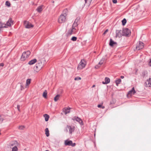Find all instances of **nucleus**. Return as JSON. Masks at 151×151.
I'll return each instance as SVG.
<instances>
[{
  "mask_svg": "<svg viewBox=\"0 0 151 151\" xmlns=\"http://www.w3.org/2000/svg\"><path fill=\"white\" fill-rule=\"evenodd\" d=\"M68 13V10L67 9L64 10L63 13L58 18V22L59 23L61 24L65 22Z\"/></svg>",
  "mask_w": 151,
  "mask_h": 151,
  "instance_id": "obj_1",
  "label": "nucleus"
},
{
  "mask_svg": "<svg viewBox=\"0 0 151 151\" xmlns=\"http://www.w3.org/2000/svg\"><path fill=\"white\" fill-rule=\"evenodd\" d=\"M44 66L43 64L41 63L38 62L34 67V71L37 72L39 71Z\"/></svg>",
  "mask_w": 151,
  "mask_h": 151,
  "instance_id": "obj_2",
  "label": "nucleus"
},
{
  "mask_svg": "<svg viewBox=\"0 0 151 151\" xmlns=\"http://www.w3.org/2000/svg\"><path fill=\"white\" fill-rule=\"evenodd\" d=\"M30 54V52L29 51H27L24 52L22 54L21 57L22 60H24L28 58Z\"/></svg>",
  "mask_w": 151,
  "mask_h": 151,
  "instance_id": "obj_3",
  "label": "nucleus"
},
{
  "mask_svg": "<svg viewBox=\"0 0 151 151\" xmlns=\"http://www.w3.org/2000/svg\"><path fill=\"white\" fill-rule=\"evenodd\" d=\"M86 64V62L84 60H81L78 66V69H82L85 67Z\"/></svg>",
  "mask_w": 151,
  "mask_h": 151,
  "instance_id": "obj_4",
  "label": "nucleus"
},
{
  "mask_svg": "<svg viewBox=\"0 0 151 151\" xmlns=\"http://www.w3.org/2000/svg\"><path fill=\"white\" fill-rule=\"evenodd\" d=\"M78 21V20L77 19L75 20L72 27V29L71 31H69L68 32L69 35H71L73 33V32H74L75 30H76V28H75V27H76L78 25V24L77 23Z\"/></svg>",
  "mask_w": 151,
  "mask_h": 151,
  "instance_id": "obj_5",
  "label": "nucleus"
},
{
  "mask_svg": "<svg viewBox=\"0 0 151 151\" xmlns=\"http://www.w3.org/2000/svg\"><path fill=\"white\" fill-rule=\"evenodd\" d=\"M123 36L126 37H129L131 35V31L128 28H125L123 30Z\"/></svg>",
  "mask_w": 151,
  "mask_h": 151,
  "instance_id": "obj_6",
  "label": "nucleus"
},
{
  "mask_svg": "<svg viewBox=\"0 0 151 151\" xmlns=\"http://www.w3.org/2000/svg\"><path fill=\"white\" fill-rule=\"evenodd\" d=\"M19 144L16 141H13L11 142L9 144V147L10 148L15 147H18Z\"/></svg>",
  "mask_w": 151,
  "mask_h": 151,
  "instance_id": "obj_7",
  "label": "nucleus"
},
{
  "mask_svg": "<svg viewBox=\"0 0 151 151\" xmlns=\"http://www.w3.org/2000/svg\"><path fill=\"white\" fill-rule=\"evenodd\" d=\"M144 46L143 43L140 41H139L137 43L136 48L138 50L143 48Z\"/></svg>",
  "mask_w": 151,
  "mask_h": 151,
  "instance_id": "obj_8",
  "label": "nucleus"
},
{
  "mask_svg": "<svg viewBox=\"0 0 151 151\" xmlns=\"http://www.w3.org/2000/svg\"><path fill=\"white\" fill-rule=\"evenodd\" d=\"M24 23L25 27L27 28H29L31 27H33L34 26L33 25L27 21H24Z\"/></svg>",
  "mask_w": 151,
  "mask_h": 151,
  "instance_id": "obj_9",
  "label": "nucleus"
},
{
  "mask_svg": "<svg viewBox=\"0 0 151 151\" xmlns=\"http://www.w3.org/2000/svg\"><path fill=\"white\" fill-rule=\"evenodd\" d=\"M65 145L71 146L73 147L74 146L76 145L75 143H73L72 141L68 140L65 141Z\"/></svg>",
  "mask_w": 151,
  "mask_h": 151,
  "instance_id": "obj_10",
  "label": "nucleus"
},
{
  "mask_svg": "<svg viewBox=\"0 0 151 151\" xmlns=\"http://www.w3.org/2000/svg\"><path fill=\"white\" fill-rule=\"evenodd\" d=\"M116 37L120 38L123 36V31L121 30H117L116 31Z\"/></svg>",
  "mask_w": 151,
  "mask_h": 151,
  "instance_id": "obj_11",
  "label": "nucleus"
},
{
  "mask_svg": "<svg viewBox=\"0 0 151 151\" xmlns=\"http://www.w3.org/2000/svg\"><path fill=\"white\" fill-rule=\"evenodd\" d=\"M73 119L78 122L81 125H82L83 124V121L81 119L78 117L76 116L74 117L73 118Z\"/></svg>",
  "mask_w": 151,
  "mask_h": 151,
  "instance_id": "obj_12",
  "label": "nucleus"
},
{
  "mask_svg": "<svg viewBox=\"0 0 151 151\" xmlns=\"http://www.w3.org/2000/svg\"><path fill=\"white\" fill-rule=\"evenodd\" d=\"M66 129L69 130L70 134H71L74 130V127H71L70 126H67Z\"/></svg>",
  "mask_w": 151,
  "mask_h": 151,
  "instance_id": "obj_13",
  "label": "nucleus"
},
{
  "mask_svg": "<svg viewBox=\"0 0 151 151\" xmlns=\"http://www.w3.org/2000/svg\"><path fill=\"white\" fill-rule=\"evenodd\" d=\"M109 45L111 47H113L117 45V43L114 41L111 38L110 40Z\"/></svg>",
  "mask_w": 151,
  "mask_h": 151,
  "instance_id": "obj_14",
  "label": "nucleus"
},
{
  "mask_svg": "<svg viewBox=\"0 0 151 151\" xmlns=\"http://www.w3.org/2000/svg\"><path fill=\"white\" fill-rule=\"evenodd\" d=\"M136 92L134 90V87H133L131 90L129 91L127 95V96L128 97V96H131L132 95H134L135 93Z\"/></svg>",
  "mask_w": 151,
  "mask_h": 151,
  "instance_id": "obj_15",
  "label": "nucleus"
},
{
  "mask_svg": "<svg viewBox=\"0 0 151 151\" xmlns=\"http://www.w3.org/2000/svg\"><path fill=\"white\" fill-rule=\"evenodd\" d=\"M13 24V21H12L11 18H9V20L6 23V25L8 26H11Z\"/></svg>",
  "mask_w": 151,
  "mask_h": 151,
  "instance_id": "obj_16",
  "label": "nucleus"
},
{
  "mask_svg": "<svg viewBox=\"0 0 151 151\" xmlns=\"http://www.w3.org/2000/svg\"><path fill=\"white\" fill-rule=\"evenodd\" d=\"M39 63H42L43 64V65H44L45 62V60L44 58H42L40 56L39 57V60L38 61Z\"/></svg>",
  "mask_w": 151,
  "mask_h": 151,
  "instance_id": "obj_17",
  "label": "nucleus"
},
{
  "mask_svg": "<svg viewBox=\"0 0 151 151\" xmlns=\"http://www.w3.org/2000/svg\"><path fill=\"white\" fill-rule=\"evenodd\" d=\"M104 59L102 58L100 61V62L99 63V64L98 65H96L95 66V68L96 69L98 68L103 63L104 61Z\"/></svg>",
  "mask_w": 151,
  "mask_h": 151,
  "instance_id": "obj_18",
  "label": "nucleus"
},
{
  "mask_svg": "<svg viewBox=\"0 0 151 151\" xmlns=\"http://www.w3.org/2000/svg\"><path fill=\"white\" fill-rule=\"evenodd\" d=\"M70 108L68 107L66 108H65L63 109V111L65 113V114H66L69 113L70 112Z\"/></svg>",
  "mask_w": 151,
  "mask_h": 151,
  "instance_id": "obj_19",
  "label": "nucleus"
},
{
  "mask_svg": "<svg viewBox=\"0 0 151 151\" xmlns=\"http://www.w3.org/2000/svg\"><path fill=\"white\" fill-rule=\"evenodd\" d=\"M37 61V60L36 59H34L30 61L28 63V64L30 65H32L35 64Z\"/></svg>",
  "mask_w": 151,
  "mask_h": 151,
  "instance_id": "obj_20",
  "label": "nucleus"
},
{
  "mask_svg": "<svg viewBox=\"0 0 151 151\" xmlns=\"http://www.w3.org/2000/svg\"><path fill=\"white\" fill-rule=\"evenodd\" d=\"M105 82L103 81L102 83L104 84H107L110 82V79L109 78L106 77L105 79Z\"/></svg>",
  "mask_w": 151,
  "mask_h": 151,
  "instance_id": "obj_21",
  "label": "nucleus"
},
{
  "mask_svg": "<svg viewBox=\"0 0 151 151\" xmlns=\"http://www.w3.org/2000/svg\"><path fill=\"white\" fill-rule=\"evenodd\" d=\"M43 6L42 5H40L36 9L38 12H41L42 11L43 9L42 8Z\"/></svg>",
  "mask_w": 151,
  "mask_h": 151,
  "instance_id": "obj_22",
  "label": "nucleus"
},
{
  "mask_svg": "<svg viewBox=\"0 0 151 151\" xmlns=\"http://www.w3.org/2000/svg\"><path fill=\"white\" fill-rule=\"evenodd\" d=\"M31 79H28L27 80L26 82V84L25 85V88H27L29 85L31 83Z\"/></svg>",
  "mask_w": 151,
  "mask_h": 151,
  "instance_id": "obj_23",
  "label": "nucleus"
},
{
  "mask_svg": "<svg viewBox=\"0 0 151 151\" xmlns=\"http://www.w3.org/2000/svg\"><path fill=\"white\" fill-rule=\"evenodd\" d=\"M92 0H84L87 6H89L91 4V2Z\"/></svg>",
  "mask_w": 151,
  "mask_h": 151,
  "instance_id": "obj_24",
  "label": "nucleus"
},
{
  "mask_svg": "<svg viewBox=\"0 0 151 151\" xmlns=\"http://www.w3.org/2000/svg\"><path fill=\"white\" fill-rule=\"evenodd\" d=\"M45 134L47 137H48L50 135L49 131L48 128H46L45 130Z\"/></svg>",
  "mask_w": 151,
  "mask_h": 151,
  "instance_id": "obj_25",
  "label": "nucleus"
},
{
  "mask_svg": "<svg viewBox=\"0 0 151 151\" xmlns=\"http://www.w3.org/2000/svg\"><path fill=\"white\" fill-rule=\"evenodd\" d=\"M44 117L45 118V121L47 122L49 118V116L47 114H45L44 115Z\"/></svg>",
  "mask_w": 151,
  "mask_h": 151,
  "instance_id": "obj_26",
  "label": "nucleus"
},
{
  "mask_svg": "<svg viewBox=\"0 0 151 151\" xmlns=\"http://www.w3.org/2000/svg\"><path fill=\"white\" fill-rule=\"evenodd\" d=\"M60 95L59 94L57 95L54 98V100L55 101H57L59 99Z\"/></svg>",
  "mask_w": 151,
  "mask_h": 151,
  "instance_id": "obj_27",
  "label": "nucleus"
},
{
  "mask_svg": "<svg viewBox=\"0 0 151 151\" xmlns=\"http://www.w3.org/2000/svg\"><path fill=\"white\" fill-rule=\"evenodd\" d=\"M6 24H3L0 21V28L1 29L3 27H6Z\"/></svg>",
  "mask_w": 151,
  "mask_h": 151,
  "instance_id": "obj_28",
  "label": "nucleus"
},
{
  "mask_svg": "<svg viewBox=\"0 0 151 151\" xmlns=\"http://www.w3.org/2000/svg\"><path fill=\"white\" fill-rule=\"evenodd\" d=\"M43 97H44V98H47V92L46 91H45L43 93Z\"/></svg>",
  "mask_w": 151,
  "mask_h": 151,
  "instance_id": "obj_29",
  "label": "nucleus"
},
{
  "mask_svg": "<svg viewBox=\"0 0 151 151\" xmlns=\"http://www.w3.org/2000/svg\"><path fill=\"white\" fill-rule=\"evenodd\" d=\"M122 24L123 25H124L126 23L127 20L125 19H124L122 20Z\"/></svg>",
  "mask_w": 151,
  "mask_h": 151,
  "instance_id": "obj_30",
  "label": "nucleus"
},
{
  "mask_svg": "<svg viewBox=\"0 0 151 151\" xmlns=\"http://www.w3.org/2000/svg\"><path fill=\"white\" fill-rule=\"evenodd\" d=\"M121 80L120 79H119L115 81L116 85L118 86V84L121 82Z\"/></svg>",
  "mask_w": 151,
  "mask_h": 151,
  "instance_id": "obj_31",
  "label": "nucleus"
},
{
  "mask_svg": "<svg viewBox=\"0 0 151 151\" xmlns=\"http://www.w3.org/2000/svg\"><path fill=\"white\" fill-rule=\"evenodd\" d=\"M12 149V151H18V148L17 147H14L11 148Z\"/></svg>",
  "mask_w": 151,
  "mask_h": 151,
  "instance_id": "obj_32",
  "label": "nucleus"
},
{
  "mask_svg": "<svg viewBox=\"0 0 151 151\" xmlns=\"http://www.w3.org/2000/svg\"><path fill=\"white\" fill-rule=\"evenodd\" d=\"M5 5L8 6V7H9L10 6V4L9 2V1H6V3H5Z\"/></svg>",
  "mask_w": 151,
  "mask_h": 151,
  "instance_id": "obj_33",
  "label": "nucleus"
},
{
  "mask_svg": "<svg viewBox=\"0 0 151 151\" xmlns=\"http://www.w3.org/2000/svg\"><path fill=\"white\" fill-rule=\"evenodd\" d=\"M97 106L99 108H101L103 109H104L105 108V107L104 106H102L100 104H99Z\"/></svg>",
  "mask_w": 151,
  "mask_h": 151,
  "instance_id": "obj_34",
  "label": "nucleus"
},
{
  "mask_svg": "<svg viewBox=\"0 0 151 151\" xmlns=\"http://www.w3.org/2000/svg\"><path fill=\"white\" fill-rule=\"evenodd\" d=\"M24 128V127L23 126H20L19 127V129L21 130H23Z\"/></svg>",
  "mask_w": 151,
  "mask_h": 151,
  "instance_id": "obj_35",
  "label": "nucleus"
},
{
  "mask_svg": "<svg viewBox=\"0 0 151 151\" xmlns=\"http://www.w3.org/2000/svg\"><path fill=\"white\" fill-rule=\"evenodd\" d=\"M81 78L80 77H76L74 79L76 81H78L81 80Z\"/></svg>",
  "mask_w": 151,
  "mask_h": 151,
  "instance_id": "obj_36",
  "label": "nucleus"
},
{
  "mask_svg": "<svg viewBox=\"0 0 151 151\" xmlns=\"http://www.w3.org/2000/svg\"><path fill=\"white\" fill-rule=\"evenodd\" d=\"M109 30L108 29H106L105 31L103 33V35H105L108 32Z\"/></svg>",
  "mask_w": 151,
  "mask_h": 151,
  "instance_id": "obj_37",
  "label": "nucleus"
},
{
  "mask_svg": "<svg viewBox=\"0 0 151 151\" xmlns=\"http://www.w3.org/2000/svg\"><path fill=\"white\" fill-rule=\"evenodd\" d=\"M3 120V119L2 118L1 116L0 115V122H2Z\"/></svg>",
  "mask_w": 151,
  "mask_h": 151,
  "instance_id": "obj_38",
  "label": "nucleus"
},
{
  "mask_svg": "<svg viewBox=\"0 0 151 151\" xmlns=\"http://www.w3.org/2000/svg\"><path fill=\"white\" fill-rule=\"evenodd\" d=\"M20 106L19 105H17V109L19 111H20Z\"/></svg>",
  "mask_w": 151,
  "mask_h": 151,
  "instance_id": "obj_39",
  "label": "nucleus"
},
{
  "mask_svg": "<svg viewBox=\"0 0 151 151\" xmlns=\"http://www.w3.org/2000/svg\"><path fill=\"white\" fill-rule=\"evenodd\" d=\"M117 0H113V2L114 3L116 4L117 3Z\"/></svg>",
  "mask_w": 151,
  "mask_h": 151,
  "instance_id": "obj_40",
  "label": "nucleus"
},
{
  "mask_svg": "<svg viewBox=\"0 0 151 151\" xmlns=\"http://www.w3.org/2000/svg\"><path fill=\"white\" fill-rule=\"evenodd\" d=\"M71 40L73 41H76L77 40V38H71Z\"/></svg>",
  "mask_w": 151,
  "mask_h": 151,
  "instance_id": "obj_41",
  "label": "nucleus"
},
{
  "mask_svg": "<svg viewBox=\"0 0 151 151\" xmlns=\"http://www.w3.org/2000/svg\"><path fill=\"white\" fill-rule=\"evenodd\" d=\"M149 65L150 66H151V59H150V61L149 63Z\"/></svg>",
  "mask_w": 151,
  "mask_h": 151,
  "instance_id": "obj_42",
  "label": "nucleus"
},
{
  "mask_svg": "<svg viewBox=\"0 0 151 151\" xmlns=\"http://www.w3.org/2000/svg\"><path fill=\"white\" fill-rule=\"evenodd\" d=\"M4 65V64L3 63H1L0 64V66H3Z\"/></svg>",
  "mask_w": 151,
  "mask_h": 151,
  "instance_id": "obj_43",
  "label": "nucleus"
},
{
  "mask_svg": "<svg viewBox=\"0 0 151 151\" xmlns=\"http://www.w3.org/2000/svg\"><path fill=\"white\" fill-rule=\"evenodd\" d=\"M121 78L123 79V78H124V76H121Z\"/></svg>",
  "mask_w": 151,
  "mask_h": 151,
  "instance_id": "obj_44",
  "label": "nucleus"
},
{
  "mask_svg": "<svg viewBox=\"0 0 151 151\" xmlns=\"http://www.w3.org/2000/svg\"><path fill=\"white\" fill-rule=\"evenodd\" d=\"M95 86V85H93L92 86V88L94 87Z\"/></svg>",
  "mask_w": 151,
  "mask_h": 151,
  "instance_id": "obj_45",
  "label": "nucleus"
},
{
  "mask_svg": "<svg viewBox=\"0 0 151 151\" xmlns=\"http://www.w3.org/2000/svg\"><path fill=\"white\" fill-rule=\"evenodd\" d=\"M72 38H77V37H75L73 36V37H72Z\"/></svg>",
  "mask_w": 151,
  "mask_h": 151,
  "instance_id": "obj_46",
  "label": "nucleus"
},
{
  "mask_svg": "<svg viewBox=\"0 0 151 151\" xmlns=\"http://www.w3.org/2000/svg\"><path fill=\"white\" fill-rule=\"evenodd\" d=\"M1 28H0V32H1Z\"/></svg>",
  "mask_w": 151,
  "mask_h": 151,
  "instance_id": "obj_47",
  "label": "nucleus"
},
{
  "mask_svg": "<svg viewBox=\"0 0 151 151\" xmlns=\"http://www.w3.org/2000/svg\"><path fill=\"white\" fill-rule=\"evenodd\" d=\"M94 136H95V134H94Z\"/></svg>",
  "mask_w": 151,
  "mask_h": 151,
  "instance_id": "obj_48",
  "label": "nucleus"
},
{
  "mask_svg": "<svg viewBox=\"0 0 151 151\" xmlns=\"http://www.w3.org/2000/svg\"><path fill=\"white\" fill-rule=\"evenodd\" d=\"M21 87H22V86L21 85Z\"/></svg>",
  "mask_w": 151,
  "mask_h": 151,
  "instance_id": "obj_49",
  "label": "nucleus"
}]
</instances>
